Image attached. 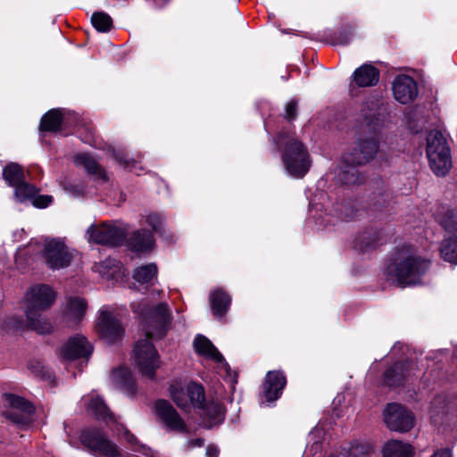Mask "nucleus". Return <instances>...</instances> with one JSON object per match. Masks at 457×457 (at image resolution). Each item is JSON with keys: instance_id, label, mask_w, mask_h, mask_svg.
I'll return each mask as SVG.
<instances>
[{"instance_id": "nucleus-1", "label": "nucleus", "mask_w": 457, "mask_h": 457, "mask_svg": "<svg viewBox=\"0 0 457 457\" xmlns=\"http://www.w3.org/2000/svg\"><path fill=\"white\" fill-rule=\"evenodd\" d=\"M132 307L142 319L140 325L145 335V339L136 343L133 359L143 375L154 378L160 361L159 354L150 339H160L166 336L171 326V312L164 303L154 306L133 303Z\"/></svg>"}, {"instance_id": "nucleus-2", "label": "nucleus", "mask_w": 457, "mask_h": 457, "mask_svg": "<svg viewBox=\"0 0 457 457\" xmlns=\"http://www.w3.org/2000/svg\"><path fill=\"white\" fill-rule=\"evenodd\" d=\"M429 265L430 262L421 257L413 246L403 245L395 250L387 273L403 287L416 285Z\"/></svg>"}, {"instance_id": "nucleus-3", "label": "nucleus", "mask_w": 457, "mask_h": 457, "mask_svg": "<svg viewBox=\"0 0 457 457\" xmlns=\"http://www.w3.org/2000/svg\"><path fill=\"white\" fill-rule=\"evenodd\" d=\"M56 300L55 291L49 286H33L26 294V322L21 328L30 329L37 334H49L53 331L51 322L38 312L49 309Z\"/></svg>"}, {"instance_id": "nucleus-4", "label": "nucleus", "mask_w": 457, "mask_h": 457, "mask_svg": "<svg viewBox=\"0 0 457 457\" xmlns=\"http://www.w3.org/2000/svg\"><path fill=\"white\" fill-rule=\"evenodd\" d=\"M378 150V135L372 131L359 139L357 147L343 156V165L338 173L339 179L345 185H355L363 182V178L356 169L372 160Z\"/></svg>"}, {"instance_id": "nucleus-5", "label": "nucleus", "mask_w": 457, "mask_h": 457, "mask_svg": "<svg viewBox=\"0 0 457 457\" xmlns=\"http://www.w3.org/2000/svg\"><path fill=\"white\" fill-rule=\"evenodd\" d=\"M276 144L281 152V159L287 173L295 179L303 178L312 164L311 156L304 145L289 132L279 134Z\"/></svg>"}, {"instance_id": "nucleus-6", "label": "nucleus", "mask_w": 457, "mask_h": 457, "mask_svg": "<svg viewBox=\"0 0 457 457\" xmlns=\"http://www.w3.org/2000/svg\"><path fill=\"white\" fill-rule=\"evenodd\" d=\"M427 156L433 172L445 176L452 168L450 148L446 138L439 130H431L427 137Z\"/></svg>"}, {"instance_id": "nucleus-7", "label": "nucleus", "mask_w": 457, "mask_h": 457, "mask_svg": "<svg viewBox=\"0 0 457 457\" xmlns=\"http://www.w3.org/2000/svg\"><path fill=\"white\" fill-rule=\"evenodd\" d=\"M170 395L174 403L182 410H187L191 406L195 409L203 407L205 399L204 386L195 381L184 386L178 382L172 383L170 386Z\"/></svg>"}, {"instance_id": "nucleus-8", "label": "nucleus", "mask_w": 457, "mask_h": 457, "mask_svg": "<svg viewBox=\"0 0 457 457\" xmlns=\"http://www.w3.org/2000/svg\"><path fill=\"white\" fill-rule=\"evenodd\" d=\"M76 251L59 238H46L42 245V255L46 265L52 270H60L70 266Z\"/></svg>"}, {"instance_id": "nucleus-9", "label": "nucleus", "mask_w": 457, "mask_h": 457, "mask_svg": "<svg viewBox=\"0 0 457 457\" xmlns=\"http://www.w3.org/2000/svg\"><path fill=\"white\" fill-rule=\"evenodd\" d=\"M80 441L96 457L120 456L118 445L98 429L83 431L80 435Z\"/></svg>"}, {"instance_id": "nucleus-10", "label": "nucleus", "mask_w": 457, "mask_h": 457, "mask_svg": "<svg viewBox=\"0 0 457 457\" xmlns=\"http://www.w3.org/2000/svg\"><path fill=\"white\" fill-rule=\"evenodd\" d=\"M88 240L100 245L116 246L125 239L126 229L120 226L104 222L91 225L87 229Z\"/></svg>"}, {"instance_id": "nucleus-11", "label": "nucleus", "mask_w": 457, "mask_h": 457, "mask_svg": "<svg viewBox=\"0 0 457 457\" xmlns=\"http://www.w3.org/2000/svg\"><path fill=\"white\" fill-rule=\"evenodd\" d=\"M96 330L99 337L107 343L119 341L124 333L120 322L114 317L108 307H103L99 312Z\"/></svg>"}, {"instance_id": "nucleus-12", "label": "nucleus", "mask_w": 457, "mask_h": 457, "mask_svg": "<svg viewBox=\"0 0 457 457\" xmlns=\"http://www.w3.org/2000/svg\"><path fill=\"white\" fill-rule=\"evenodd\" d=\"M384 419L387 428L394 431L407 432L414 425L412 412L398 403L387 404Z\"/></svg>"}, {"instance_id": "nucleus-13", "label": "nucleus", "mask_w": 457, "mask_h": 457, "mask_svg": "<svg viewBox=\"0 0 457 457\" xmlns=\"http://www.w3.org/2000/svg\"><path fill=\"white\" fill-rule=\"evenodd\" d=\"M4 398L10 406L5 413L6 418L18 426H28L34 412L33 405L24 398L12 394H6Z\"/></svg>"}, {"instance_id": "nucleus-14", "label": "nucleus", "mask_w": 457, "mask_h": 457, "mask_svg": "<svg viewBox=\"0 0 457 457\" xmlns=\"http://www.w3.org/2000/svg\"><path fill=\"white\" fill-rule=\"evenodd\" d=\"M154 409L156 415L168 429L180 434H189L188 426L168 401L158 400Z\"/></svg>"}, {"instance_id": "nucleus-15", "label": "nucleus", "mask_w": 457, "mask_h": 457, "mask_svg": "<svg viewBox=\"0 0 457 457\" xmlns=\"http://www.w3.org/2000/svg\"><path fill=\"white\" fill-rule=\"evenodd\" d=\"M417 370L418 364L414 360L395 362L385 371V384L388 386H401L412 376H415Z\"/></svg>"}, {"instance_id": "nucleus-16", "label": "nucleus", "mask_w": 457, "mask_h": 457, "mask_svg": "<svg viewBox=\"0 0 457 457\" xmlns=\"http://www.w3.org/2000/svg\"><path fill=\"white\" fill-rule=\"evenodd\" d=\"M39 190L24 180L14 187V198L19 203H31L37 208H46L53 201L51 195H38Z\"/></svg>"}, {"instance_id": "nucleus-17", "label": "nucleus", "mask_w": 457, "mask_h": 457, "mask_svg": "<svg viewBox=\"0 0 457 457\" xmlns=\"http://www.w3.org/2000/svg\"><path fill=\"white\" fill-rule=\"evenodd\" d=\"M86 411L89 415L94 416L96 420L111 425L116 422V418L111 412L104 400L97 395L92 393L82 398Z\"/></svg>"}, {"instance_id": "nucleus-18", "label": "nucleus", "mask_w": 457, "mask_h": 457, "mask_svg": "<svg viewBox=\"0 0 457 457\" xmlns=\"http://www.w3.org/2000/svg\"><path fill=\"white\" fill-rule=\"evenodd\" d=\"M93 351L88 340L82 335L71 337L62 347L61 355L66 360L87 358Z\"/></svg>"}, {"instance_id": "nucleus-19", "label": "nucleus", "mask_w": 457, "mask_h": 457, "mask_svg": "<svg viewBox=\"0 0 457 457\" xmlns=\"http://www.w3.org/2000/svg\"><path fill=\"white\" fill-rule=\"evenodd\" d=\"M87 301L79 296L69 297L62 310V319L68 327L77 326L85 317Z\"/></svg>"}, {"instance_id": "nucleus-20", "label": "nucleus", "mask_w": 457, "mask_h": 457, "mask_svg": "<svg viewBox=\"0 0 457 457\" xmlns=\"http://www.w3.org/2000/svg\"><path fill=\"white\" fill-rule=\"evenodd\" d=\"M287 384V378L280 370H271L266 374L262 386L263 396L268 402L278 400Z\"/></svg>"}, {"instance_id": "nucleus-21", "label": "nucleus", "mask_w": 457, "mask_h": 457, "mask_svg": "<svg viewBox=\"0 0 457 457\" xmlns=\"http://www.w3.org/2000/svg\"><path fill=\"white\" fill-rule=\"evenodd\" d=\"M198 409L202 410L203 419L208 428L220 425L225 420L226 408L224 403L218 397L210 398L208 400L205 398L204 406Z\"/></svg>"}, {"instance_id": "nucleus-22", "label": "nucleus", "mask_w": 457, "mask_h": 457, "mask_svg": "<svg viewBox=\"0 0 457 457\" xmlns=\"http://www.w3.org/2000/svg\"><path fill=\"white\" fill-rule=\"evenodd\" d=\"M395 98L401 104H408L412 101L417 94V84L412 78L407 75L397 76L393 83Z\"/></svg>"}, {"instance_id": "nucleus-23", "label": "nucleus", "mask_w": 457, "mask_h": 457, "mask_svg": "<svg viewBox=\"0 0 457 457\" xmlns=\"http://www.w3.org/2000/svg\"><path fill=\"white\" fill-rule=\"evenodd\" d=\"M209 301L213 315L221 319L230 307L231 296L224 289L215 288L210 292Z\"/></svg>"}, {"instance_id": "nucleus-24", "label": "nucleus", "mask_w": 457, "mask_h": 457, "mask_svg": "<svg viewBox=\"0 0 457 457\" xmlns=\"http://www.w3.org/2000/svg\"><path fill=\"white\" fill-rule=\"evenodd\" d=\"M353 76L358 87H372L378 81L379 71L370 64H363L355 70Z\"/></svg>"}, {"instance_id": "nucleus-25", "label": "nucleus", "mask_w": 457, "mask_h": 457, "mask_svg": "<svg viewBox=\"0 0 457 457\" xmlns=\"http://www.w3.org/2000/svg\"><path fill=\"white\" fill-rule=\"evenodd\" d=\"M194 348L197 354L206 359L221 363L224 359L221 353L216 349L212 343L204 336H198L194 341Z\"/></svg>"}, {"instance_id": "nucleus-26", "label": "nucleus", "mask_w": 457, "mask_h": 457, "mask_svg": "<svg viewBox=\"0 0 457 457\" xmlns=\"http://www.w3.org/2000/svg\"><path fill=\"white\" fill-rule=\"evenodd\" d=\"M92 269L106 279H117L122 275L121 263L112 258L95 263Z\"/></svg>"}, {"instance_id": "nucleus-27", "label": "nucleus", "mask_w": 457, "mask_h": 457, "mask_svg": "<svg viewBox=\"0 0 457 457\" xmlns=\"http://www.w3.org/2000/svg\"><path fill=\"white\" fill-rule=\"evenodd\" d=\"M129 244L133 252L144 253L153 248L154 237L150 232L145 229L137 230L132 235Z\"/></svg>"}, {"instance_id": "nucleus-28", "label": "nucleus", "mask_w": 457, "mask_h": 457, "mask_svg": "<svg viewBox=\"0 0 457 457\" xmlns=\"http://www.w3.org/2000/svg\"><path fill=\"white\" fill-rule=\"evenodd\" d=\"M412 455L411 445L397 440L387 442L383 449L384 457H412Z\"/></svg>"}, {"instance_id": "nucleus-29", "label": "nucleus", "mask_w": 457, "mask_h": 457, "mask_svg": "<svg viewBox=\"0 0 457 457\" xmlns=\"http://www.w3.org/2000/svg\"><path fill=\"white\" fill-rule=\"evenodd\" d=\"M63 114L62 111L53 109L47 112L40 120V129L42 131L56 132L62 122Z\"/></svg>"}, {"instance_id": "nucleus-30", "label": "nucleus", "mask_w": 457, "mask_h": 457, "mask_svg": "<svg viewBox=\"0 0 457 457\" xmlns=\"http://www.w3.org/2000/svg\"><path fill=\"white\" fill-rule=\"evenodd\" d=\"M76 163L82 166L88 173L96 175L104 181L107 180L105 171L90 155L87 154H79L76 157Z\"/></svg>"}, {"instance_id": "nucleus-31", "label": "nucleus", "mask_w": 457, "mask_h": 457, "mask_svg": "<svg viewBox=\"0 0 457 457\" xmlns=\"http://www.w3.org/2000/svg\"><path fill=\"white\" fill-rule=\"evenodd\" d=\"M379 240L380 237L377 231H366L356 238L354 247L361 252H367L377 247Z\"/></svg>"}, {"instance_id": "nucleus-32", "label": "nucleus", "mask_w": 457, "mask_h": 457, "mask_svg": "<svg viewBox=\"0 0 457 457\" xmlns=\"http://www.w3.org/2000/svg\"><path fill=\"white\" fill-rule=\"evenodd\" d=\"M440 256L447 262L457 264V237L445 238L442 241Z\"/></svg>"}, {"instance_id": "nucleus-33", "label": "nucleus", "mask_w": 457, "mask_h": 457, "mask_svg": "<svg viewBox=\"0 0 457 457\" xmlns=\"http://www.w3.org/2000/svg\"><path fill=\"white\" fill-rule=\"evenodd\" d=\"M436 220L448 232H457V208H443V210L437 213Z\"/></svg>"}, {"instance_id": "nucleus-34", "label": "nucleus", "mask_w": 457, "mask_h": 457, "mask_svg": "<svg viewBox=\"0 0 457 457\" xmlns=\"http://www.w3.org/2000/svg\"><path fill=\"white\" fill-rule=\"evenodd\" d=\"M157 267L154 263L138 267L135 270L133 278L140 284H153L156 280Z\"/></svg>"}, {"instance_id": "nucleus-35", "label": "nucleus", "mask_w": 457, "mask_h": 457, "mask_svg": "<svg viewBox=\"0 0 457 457\" xmlns=\"http://www.w3.org/2000/svg\"><path fill=\"white\" fill-rule=\"evenodd\" d=\"M3 178L9 186L15 187L23 181V172L18 164L10 163L3 170Z\"/></svg>"}, {"instance_id": "nucleus-36", "label": "nucleus", "mask_w": 457, "mask_h": 457, "mask_svg": "<svg viewBox=\"0 0 457 457\" xmlns=\"http://www.w3.org/2000/svg\"><path fill=\"white\" fill-rule=\"evenodd\" d=\"M91 22L99 32H108L112 27V19L104 12H94L91 17Z\"/></svg>"}, {"instance_id": "nucleus-37", "label": "nucleus", "mask_w": 457, "mask_h": 457, "mask_svg": "<svg viewBox=\"0 0 457 457\" xmlns=\"http://www.w3.org/2000/svg\"><path fill=\"white\" fill-rule=\"evenodd\" d=\"M112 376L116 383L126 387L129 391H134V381L130 371L127 368H120L113 370Z\"/></svg>"}, {"instance_id": "nucleus-38", "label": "nucleus", "mask_w": 457, "mask_h": 457, "mask_svg": "<svg viewBox=\"0 0 457 457\" xmlns=\"http://www.w3.org/2000/svg\"><path fill=\"white\" fill-rule=\"evenodd\" d=\"M297 116V102L291 100L286 106L285 118L288 120H295Z\"/></svg>"}, {"instance_id": "nucleus-39", "label": "nucleus", "mask_w": 457, "mask_h": 457, "mask_svg": "<svg viewBox=\"0 0 457 457\" xmlns=\"http://www.w3.org/2000/svg\"><path fill=\"white\" fill-rule=\"evenodd\" d=\"M145 221L152 227L154 231H157L162 224V217L157 213H150L146 216Z\"/></svg>"}, {"instance_id": "nucleus-40", "label": "nucleus", "mask_w": 457, "mask_h": 457, "mask_svg": "<svg viewBox=\"0 0 457 457\" xmlns=\"http://www.w3.org/2000/svg\"><path fill=\"white\" fill-rule=\"evenodd\" d=\"M28 368L37 377H44L46 375L45 367L37 361H30Z\"/></svg>"}, {"instance_id": "nucleus-41", "label": "nucleus", "mask_w": 457, "mask_h": 457, "mask_svg": "<svg viewBox=\"0 0 457 457\" xmlns=\"http://www.w3.org/2000/svg\"><path fill=\"white\" fill-rule=\"evenodd\" d=\"M84 131L85 134H83V132H80L81 140L88 145L95 144V136L92 129L85 128Z\"/></svg>"}, {"instance_id": "nucleus-42", "label": "nucleus", "mask_w": 457, "mask_h": 457, "mask_svg": "<svg viewBox=\"0 0 457 457\" xmlns=\"http://www.w3.org/2000/svg\"><path fill=\"white\" fill-rule=\"evenodd\" d=\"M430 457H453V454L450 449L442 448L436 451Z\"/></svg>"}, {"instance_id": "nucleus-43", "label": "nucleus", "mask_w": 457, "mask_h": 457, "mask_svg": "<svg viewBox=\"0 0 457 457\" xmlns=\"http://www.w3.org/2000/svg\"><path fill=\"white\" fill-rule=\"evenodd\" d=\"M430 457H453V454L450 449L442 448L436 451Z\"/></svg>"}, {"instance_id": "nucleus-44", "label": "nucleus", "mask_w": 457, "mask_h": 457, "mask_svg": "<svg viewBox=\"0 0 457 457\" xmlns=\"http://www.w3.org/2000/svg\"><path fill=\"white\" fill-rule=\"evenodd\" d=\"M430 457H453V454L450 449L442 448L436 451Z\"/></svg>"}, {"instance_id": "nucleus-45", "label": "nucleus", "mask_w": 457, "mask_h": 457, "mask_svg": "<svg viewBox=\"0 0 457 457\" xmlns=\"http://www.w3.org/2000/svg\"><path fill=\"white\" fill-rule=\"evenodd\" d=\"M220 453L219 448L214 445H209L206 447L207 457H218Z\"/></svg>"}, {"instance_id": "nucleus-46", "label": "nucleus", "mask_w": 457, "mask_h": 457, "mask_svg": "<svg viewBox=\"0 0 457 457\" xmlns=\"http://www.w3.org/2000/svg\"><path fill=\"white\" fill-rule=\"evenodd\" d=\"M204 444V440L203 438H195L191 439L187 442L188 448L201 447Z\"/></svg>"}, {"instance_id": "nucleus-47", "label": "nucleus", "mask_w": 457, "mask_h": 457, "mask_svg": "<svg viewBox=\"0 0 457 457\" xmlns=\"http://www.w3.org/2000/svg\"><path fill=\"white\" fill-rule=\"evenodd\" d=\"M369 111H370L369 115L363 114V117H364V121L366 122L367 126L370 127L373 122L372 117L375 116L376 110L373 108H370Z\"/></svg>"}, {"instance_id": "nucleus-48", "label": "nucleus", "mask_w": 457, "mask_h": 457, "mask_svg": "<svg viewBox=\"0 0 457 457\" xmlns=\"http://www.w3.org/2000/svg\"><path fill=\"white\" fill-rule=\"evenodd\" d=\"M124 436L127 442L132 445H135L137 443L136 436L128 430L125 431Z\"/></svg>"}, {"instance_id": "nucleus-49", "label": "nucleus", "mask_w": 457, "mask_h": 457, "mask_svg": "<svg viewBox=\"0 0 457 457\" xmlns=\"http://www.w3.org/2000/svg\"><path fill=\"white\" fill-rule=\"evenodd\" d=\"M116 160L123 164L126 168H129V162L127 159H124L122 156L117 155L115 156Z\"/></svg>"}, {"instance_id": "nucleus-50", "label": "nucleus", "mask_w": 457, "mask_h": 457, "mask_svg": "<svg viewBox=\"0 0 457 457\" xmlns=\"http://www.w3.org/2000/svg\"><path fill=\"white\" fill-rule=\"evenodd\" d=\"M431 412L434 413V410H431ZM432 417L433 418L435 417L434 414H432Z\"/></svg>"}]
</instances>
